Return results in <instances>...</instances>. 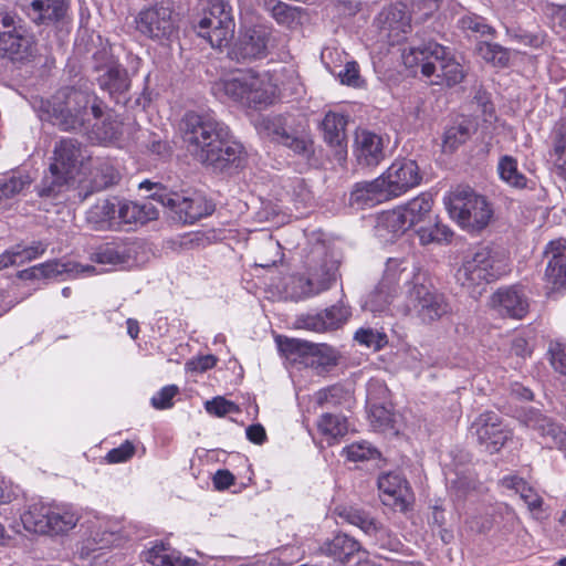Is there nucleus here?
I'll return each mask as SVG.
<instances>
[{"label":"nucleus","mask_w":566,"mask_h":566,"mask_svg":"<svg viewBox=\"0 0 566 566\" xmlns=\"http://www.w3.org/2000/svg\"><path fill=\"white\" fill-rule=\"evenodd\" d=\"M83 144H56L50 158L48 172L36 186L39 197L56 199L73 190H82V176L88 169L91 159Z\"/></svg>","instance_id":"f257e3e1"},{"label":"nucleus","mask_w":566,"mask_h":566,"mask_svg":"<svg viewBox=\"0 0 566 566\" xmlns=\"http://www.w3.org/2000/svg\"><path fill=\"white\" fill-rule=\"evenodd\" d=\"M402 63L415 74L420 71L424 77H432V84L452 87L460 84L465 72L451 52L450 48L436 41H428L418 46L403 49Z\"/></svg>","instance_id":"f03ea898"},{"label":"nucleus","mask_w":566,"mask_h":566,"mask_svg":"<svg viewBox=\"0 0 566 566\" xmlns=\"http://www.w3.org/2000/svg\"><path fill=\"white\" fill-rule=\"evenodd\" d=\"M221 87L232 102L254 111L268 108L280 99L279 85L271 74H261L253 69L232 73L221 80Z\"/></svg>","instance_id":"7ed1b4c3"},{"label":"nucleus","mask_w":566,"mask_h":566,"mask_svg":"<svg viewBox=\"0 0 566 566\" xmlns=\"http://www.w3.org/2000/svg\"><path fill=\"white\" fill-rule=\"evenodd\" d=\"M51 112L48 109V119L65 132H81L87 129V106L95 119L104 117L105 104L102 98L74 86L63 87L54 96Z\"/></svg>","instance_id":"20e7f679"},{"label":"nucleus","mask_w":566,"mask_h":566,"mask_svg":"<svg viewBox=\"0 0 566 566\" xmlns=\"http://www.w3.org/2000/svg\"><path fill=\"white\" fill-rule=\"evenodd\" d=\"M507 270L505 252L495 247L481 245L464 256L455 273L457 282L471 294L480 293V289L497 280Z\"/></svg>","instance_id":"39448f33"},{"label":"nucleus","mask_w":566,"mask_h":566,"mask_svg":"<svg viewBox=\"0 0 566 566\" xmlns=\"http://www.w3.org/2000/svg\"><path fill=\"white\" fill-rule=\"evenodd\" d=\"M443 203L450 218L468 231L484 229L492 217V209L485 198L468 186H459L446 193Z\"/></svg>","instance_id":"423d86ee"},{"label":"nucleus","mask_w":566,"mask_h":566,"mask_svg":"<svg viewBox=\"0 0 566 566\" xmlns=\"http://www.w3.org/2000/svg\"><path fill=\"white\" fill-rule=\"evenodd\" d=\"M134 29L140 36L154 42L171 41L179 31L178 13L164 1L146 4L135 14Z\"/></svg>","instance_id":"0eeeda50"},{"label":"nucleus","mask_w":566,"mask_h":566,"mask_svg":"<svg viewBox=\"0 0 566 566\" xmlns=\"http://www.w3.org/2000/svg\"><path fill=\"white\" fill-rule=\"evenodd\" d=\"M35 42L24 20L11 11L0 12V57L27 62L34 55Z\"/></svg>","instance_id":"6e6552de"},{"label":"nucleus","mask_w":566,"mask_h":566,"mask_svg":"<svg viewBox=\"0 0 566 566\" xmlns=\"http://www.w3.org/2000/svg\"><path fill=\"white\" fill-rule=\"evenodd\" d=\"M282 356L293 365L312 367L318 373L327 371L338 363V353L325 344H312L297 338L277 337Z\"/></svg>","instance_id":"1a4fd4ad"},{"label":"nucleus","mask_w":566,"mask_h":566,"mask_svg":"<svg viewBox=\"0 0 566 566\" xmlns=\"http://www.w3.org/2000/svg\"><path fill=\"white\" fill-rule=\"evenodd\" d=\"M154 192L150 199L170 209L175 219L182 223H195L214 211V203L198 190H186L181 193L167 191Z\"/></svg>","instance_id":"9d476101"},{"label":"nucleus","mask_w":566,"mask_h":566,"mask_svg":"<svg viewBox=\"0 0 566 566\" xmlns=\"http://www.w3.org/2000/svg\"><path fill=\"white\" fill-rule=\"evenodd\" d=\"M182 142H229L230 127L212 111H187L178 124Z\"/></svg>","instance_id":"9b49d317"},{"label":"nucleus","mask_w":566,"mask_h":566,"mask_svg":"<svg viewBox=\"0 0 566 566\" xmlns=\"http://www.w3.org/2000/svg\"><path fill=\"white\" fill-rule=\"evenodd\" d=\"M234 27L231 6L224 0H210L196 30L212 48H222L233 36Z\"/></svg>","instance_id":"f8f14e48"},{"label":"nucleus","mask_w":566,"mask_h":566,"mask_svg":"<svg viewBox=\"0 0 566 566\" xmlns=\"http://www.w3.org/2000/svg\"><path fill=\"white\" fill-rule=\"evenodd\" d=\"M234 27L231 6L224 0H210L196 30L212 48H222L233 36Z\"/></svg>","instance_id":"ddd939ff"},{"label":"nucleus","mask_w":566,"mask_h":566,"mask_svg":"<svg viewBox=\"0 0 566 566\" xmlns=\"http://www.w3.org/2000/svg\"><path fill=\"white\" fill-rule=\"evenodd\" d=\"M271 39V31L263 25L240 29L230 43L227 55L231 61L242 64L263 60L269 54Z\"/></svg>","instance_id":"4468645a"},{"label":"nucleus","mask_w":566,"mask_h":566,"mask_svg":"<svg viewBox=\"0 0 566 566\" xmlns=\"http://www.w3.org/2000/svg\"><path fill=\"white\" fill-rule=\"evenodd\" d=\"M407 307L424 324L439 321L451 311L443 294L420 283H413L409 291Z\"/></svg>","instance_id":"2eb2a0df"},{"label":"nucleus","mask_w":566,"mask_h":566,"mask_svg":"<svg viewBox=\"0 0 566 566\" xmlns=\"http://www.w3.org/2000/svg\"><path fill=\"white\" fill-rule=\"evenodd\" d=\"M199 160L214 172L232 175L245 165L242 144H202Z\"/></svg>","instance_id":"dca6fc26"},{"label":"nucleus","mask_w":566,"mask_h":566,"mask_svg":"<svg viewBox=\"0 0 566 566\" xmlns=\"http://www.w3.org/2000/svg\"><path fill=\"white\" fill-rule=\"evenodd\" d=\"M471 430L478 442L488 452H499L512 438V430L503 423L501 417L494 411H485L473 421Z\"/></svg>","instance_id":"f3484780"},{"label":"nucleus","mask_w":566,"mask_h":566,"mask_svg":"<svg viewBox=\"0 0 566 566\" xmlns=\"http://www.w3.org/2000/svg\"><path fill=\"white\" fill-rule=\"evenodd\" d=\"M384 180L390 199L405 195L410 189L417 187L421 181L419 167L415 160H396L390 167L380 175Z\"/></svg>","instance_id":"a211bd4d"},{"label":"nucleus","mask_w":566,"mask_h":566,"mask_svg":"<svg viewBox=\"0 0 566 566\" xmlns=\"http://www.w3.org/2000/svg\"><path fill=\"white\" fill-rule=\"evenodd\" d=\"M139 244L129 241H114L99 245L91 255V260L115 269H132L139 264Z\"/></svg>","instance_id":"6ab92c4d"},{"label":"nucleus","mask_w":566,"mask_h":566,"mask_svg":"<svg viewBox=\"0 0 566 566\" xmlns=\"http://www.w3.org/2000/svg\"><path fill=\"white\" fill-rule=\"evenodd\" d=\"M379 497L384 505L405 512L413 501L408 481L398 472H386L378 476Z\"/></svg>","instance_id":"aec40b11"},{"label":"nucleus","mask_w":566,"mask_h":566,"mask_svg":"<svg viewBox=\"0 0 566 566\" xmlns=\"http://www.w3.org/2000/svg\"><path fill=\"white\" fill-rule=\"evenodd\" d=\"M336 281V266L334 263H324L319 270L311 269L310 276H295L291 281V295L294 298L315 296L331 289Z\"/></svg>","instance_id":"412c9836"},{"label":"nucleus","mask_w":566,"mask_h":566,"mask_svg":"<svg viewBox=\"0 0 566 566\" xmlns=\"http://www.w3.org/2000/svg\"><path fill=\"white\" fill-rule=\"evenodd\" d=\"M96 273L95 266L80 264L73 261H48L30 268L21 273V277L50 279L65 276L66 279L86 277Z\"/></svg>","instance_id":"4be33fe9"},{"label":"nucleus","mask_w":566,"mask_h":566,"mask_svg":"<svg viewBox=\"0 0 566 566\" xmlns=\"http://www.w3.org/2000/svg\"><path fill=\"white\" fill-rule=\"evenodd\" d=\"M123 538L120 526L117 523L111 521L98 522L81 543L80 554L84 558H90L91 554L95 552L120 545Z\"/></svg>","instance_id":"5701e85b"},{"label":"nucleus","mask_w":566,"mask_h":566,"mask_svg":"<svg viewBox=\"0 0 566 566\" xmlns=\"http://www.w3.org/2000/svg\"><path fill=\"white\" fill-rule=\"evenodd\" d=\"M492 306L503 317L521 319L528 312V300L517 286L499 289L491 298Z\"/></svg>","instance_id":"b1692460"},{"label":"nucleus","mask_w":566,"mask_h":566,"mask_svg":"<svg viewBox=\"0 0 566 566\" xmlns=\"http://www.w3.org/2000/svg\"><path fill=\"white\" fill-rule=\"evenodd\" d=\"M336 511L338 516L345 522L359 527L366 535L375 538L376 544L380 547L395 549L399 544L396 542L395 544L386 545L382 538L387 535V530L367 512L352 506L339 507Z\"/></svg>","instance_id":"393cba45"},{"label":"nucleus","mask_w":566,"mask_h":566,"mask_svg":"<svg viewBox=\"0 0 566 566\" xmlns=\"http://www.w3.org/2000/svg\"><path fill=\"white\" fill-rule=\"evenodd\" d=\"M336 511L338 516L345 522L359 527L366 535L375 538L376 544L380 547L395 549L399 544L396 542L395 544L386 545L382 538L387 535V530L367 512L352 506L339 507Z\"/></svg>","instance_id":"a878e982"},{"label":"nucleus","mask_w":566,"mask_h":566,"mask_svg":"<svg viewBox=\"0 0 566 566\" xmlns=\"http://www.w3.org/2000/svg\"><path fill=\"white\" fill-rule=\"evenodd\" d=\"M350 312L344 305H333L317 314H308L297 319V326L315 333L336 329L349 317Z\"/></svg>","instance_id":"bb28decb"},{"label":"nucleus","mask_w":566,"mask_h":566,"mask_svg":"<svg viewBox=\"0 0 566 566\" xmlns=\"http://www.w3.org/2000/svg\"><path fill=\"white\" fill-rule=\"evenodd\" d=\"M418 268L415 262L409 259L390 258L386 263L384 275L378 283L380 291L396 295L399 283L402 281L409 284L416 279Z\"/></svg>","instance_id":"cd10ccee"},{"label":"nucleus","mask_w":566,"mask_h":566,"mask_svg":"<svg viewBox=\"0 0 566 566\" xmlns=\"http://www.w3.org/2000/svg\"><path fill=\"white\" fill-rule=\"evenodd\" d=\"M117 227H138L158 217V210L151 201L137 202L117 199Z\"/></svg>","instance_id":"c85d7f7f"},{"label":"nucleus","mask_w":566,"mask_h":566,"mask_svg":"<svg viewBox=\"0 0 566 566\" xmlns=\"http://www.w3.org/2000/svg\"><path fill=\"white\" fill-rule=\"evenodd\" d=\"M548 258L545 279L553 289L566 285V240L558 239L551 241L545 249Z\"/></svg>","instance_id":"c756f323"},{"label":"nucleus","mask_w":566,"mask_h":566,"mask_svg":"<svg viewBox=\"0 0 566 566\" xmlns=\"http://www.w3.org/2000/svg\"><path fill=\"white\" fill-rule=\"evenodd\" d=\"M524 423L527 428L539 432L546 447L566 451V431L560 424L553 422L538 412H531L525 418Z\"/></svg>","instance_id":"7c9ffc66"},{"label":"nucleus","mask_w":566,"mask_h":566,"mask_svg":"<svg viewBox=\"0 0 566 566\" xmlns=\"http://www.w3.org/2000/svg\"><path fill=\"white\" fill-rule=\"evenodd\" d=\"M81 514L78 510L70 504L63 502H50L49 512V532L48 535L57 536L67 534L78 523Z\"/></svg>","instance_id":"2f4dec72"},{"label":"nucleus","mask_w":566,"mask_h":566,"mask_svg":"<svg viewBox=\"0 0 566 566\" xmlns=\"http://www.w3.org/2000/svg\"><path fill=\"white\" fill-rule=\"evenodd\" d=\"M390 200L384 180L380 176L371 181H361L354 185L349 202L357 208L373 207Z\"/></svg>","instance_id":"473e14b6"},{"label":"nucleus","mask_w":566,"mask_h":566,"mask_svg":"<svg viewBox=\"0 0 566 566\" xmlns=\"http://www.w3.org/2000/svg\"><path fill=\"white\" fill-rule=\"evenodd\" d=\"M50 502L42 500L29 501L21 514L20 520L25 531L30 533L48 535L49 532Z\"/></svg>","instance_id":"72a5a7b5"},{"label":"nucleus","mask_w":566,"mask_h":566,"mask_svg":"<svg viewBox=\"0 0 566 566\" xmlns=\"http://www.w3.org/2000/svg\"><path fill=\"white\" fill-rule=\"evenodd\" d=\"M117 198L96 202L86 212V221L94 230L117 228Z\"/></svg>","instance_id":"f704fd0d"},{"label":"nucleus","mask_w":566,"mask_h":566,"mask_svg":"<svg viewBox=\"0 0 566 566\" xmlns=\"http://www.w3.org/2000/svg\"><path fill=\"white\" fill-rule=\"evenodd\" d=\"M92 179L87 180L85 174L82 176L84 182L82 184V190L78 191V198L85 200L95 191L103 190L111 185L117 182L119 178L118 171L108 163H102L97 167H94Z\"/></svg>","instance_id":"c9c22d12"},{"label":"nucleus","mask_w":566,"mask_h":566,"mask_svg":"<svg viewBox=\"0 0 566 566\" xmlns=\"http://www.w3.org/2000/svg\"><path fill=\"white\" fill-rule=\"evenodd\" d=\"M360 549L361 546L359 542L345 533L334 535L333 538L327 539L321 546L323 554L339 563L349 562L350 558Z\"/></svg>","instance_id":"e433bc0d"},{"label":"nucleus","mask_w":566,"mask_h":566,"mask_svg":"<svg viewBox=\"0 0 566 566\" xmlns=\"http://www.w3.org/2000/svg\"><path fill=\"white\" fill-rule=\"evenodd\" d=\"M381 29L387 30L389 34L408 33L411 29V17L402 3L390 4L378 15Z\"/></svg>","instance_id":"4c0bfd02"},{"label":"nucleus","mask_w":566,"mask_h":566,"mask_svg":"<svg viewBox=\"0 0 566 566\" xmlns=\"http://www.w3.org/2000/svg\"><path fill=\"white\" fill-rule=\"evenodd\" d=\"M408 229L406 217H403L400 209L397 208L385 211L377 218L375 232L380 240L388 242L392 241Z\"/></svg>","instance_id":"58836bf2"},{"label":"nucleus","mask_w":566,"mask_h":566,"mask_svg":"<svg viewBox=\"0 0 566 566\" xmlns=\"http://www.w3.org/2000/svg\"><path fill=\"white\" fill-rule=\"evenodd\" d=\"M432 198L430 195L421 193L411 199L405 206L399 207L403 217H406L407 226L410 228L419 227L431 218Z\"/></svg>","instance_id":"ea45409f"},{"label":"nucleus","mask_w":566,"mask_h":566,"mask_svg":"<svg viewBox=\"0 0 566 566\" xmlns=\"http://www.w3.org/2000/svg\"><path fill=\"white\" fill-rule=\"evenodd\" d=\"M67 9L66 0H33L29 15L36 24L61 20Z\"/></svg>","instance_id":"a19ab883"},{"label":"nucleus","mask_w":566,"mask_h":566,"mask_svg":"<svg viewBox=\"0 0 566 566\" xmlns=\"http://www.w3.org/2000/svg\"><path fill=\"white\" fill-rule=\"evenodd\" d=\"M416 232L422 245L448 244L453 237V231L443 224L438 217L429 218L426 223L416 229Z\"/></svg>","instance_id":"79ce46f5"},{"label":"nucleus","mask_w":566,"mask_h":566,"mask_svg":"<svg viewBox=\"0 0 566 566\" xmlns=\"http://www.w3.org/2000/svg\"><path fill=\"white\" fill-rule=\"evenodd\" d=\"M348 124L349 117L347 115L328 111L319 125L325 142H345Z\"/></svg>","instance_id":"37998d69"},{"label":"nucleus","mask_w":566,"mask_h":566,"mask_svg":"<svg viewBox=\"0 0 566 566\" xmlns=\"http://www.w3.org/2000/svg\"><path fill=\"white\" fill-rule=\"evenodd\" d=\"M502 483L504 486L515 490L531 511H537L542 509V496L522 478L516 475L504 476Z\"/></svg>","instance_id":"c03bdc74"},{"label":"nucleus","mask_w":566,"mask_h":566,"mask_svg":"<svg viewBox=\"0 0 566 566\" xmlns=\"http://www.w3.org/2000/svg\"><path fill=\"white\" fill-rule=\"evenodd\" d=\"M500 179L512 188L523 189L527 187V178L518 171L517 161L512 156H502L497 164Z\"/></svg>","instance_id":"a18cd8bd"},{"label":"nucleus","mask_w":566,"mask_h":566,"mask_svg":"<svg viewBox=\"0 0 566 566\" xmlns=\"http://www.w3.org/2000/svg\"><path fill=\"white\" fill-rule=\"evenodd\" d=\"M353 154L361 168L376 167L386 157L384 144H354Z\"/></svg>","instance_id":"49530a36"},{"label":"nucleus","mask_w":566,"mask_h":566,"mask_svg":"<svg viewBox=\"0 0 566 566\" xmlns=\"http://www.w3.org/2000/svg\"><path fill=\"white\" fill-rule=\"evenodd\" d=\"M458 27L465 33L474 36H494L495 30L486 23V20L475 13H467L458 21Z\"/></svg>","instance_id":"de8ad7c7"},{"label":"nucleus","mask_w":566,"mask_h":566,"mask_svg":"<svg viewBox=\"0 0 566 566\" xmlns=\"http://www.w3.org/2000/svg\"><path fill=\"white\" fill-rule=\"evenodd\" d=\"M479 55L488 63L494 66H507L510 62V53L506 49L496 43L481 41L476 46Z\"/></svg>","instance_id":"09e8293b"},{"label":"nucleus","mask_w":566,"mask_h":566,"mask_svg":"<svg viewBox=\"0 0 566 566\" xmlns=\"http://www.w3.org/2000/svg\"><path fill=\"white\" fill-rule=\"evenodd\" d=\"M317 426L322 434L332 439L343 437L348 430L346 419L333 413H324L319 418Z\"/></svg>","instance_id":"8fccbe9b"},{"label":"nucleus","mask_w":566,"mask_h":566,"mask_svg":"<svg viewBox=\"0 0 566 566\" xmlns=\"http://www.w3.org/2000/svg\"><path fill=\"white\" fill-rule=\"evenodd\" d=\"M271 17L277 24L291 28L300 19V11L296 7L275 0L270 9Z\"/></svg>","instance_id":"3c124183"},{"label":"nucleus","mask_w":566,"mask_h":566,"mask_svg":"<svg viewBox=\"0 0 566 566\" xmlns=\"http://www.w3.org/2000/svg\"><path fill=\"white\" fill-rule=\"evenodd\" d=\"M101 87L109 93L112 97L127 91L128 83L123 73L116 69H109L101 78Z\"/></svg>","instance_id":"603ef678"},{"label":"nucleus","mask_w":566,"mask_h":566,"mask_svg":"<svg viewBox=\"0 0 566 566\" xmlns=\"http://www.w3.org/2000/svg\"><path fill=\"white\" fill-rule=\"evenodd\" d=\"M343 452L346 458L353 462L377 459L380 454L378 450L367 441L352 443L346 447Z\"/></svg>","instance_id":"864d4df0"},{"label":"nucleus","mask_w":566,"mask_h":566,"mask_svg":"<svg viewBox=\"0 0 566 566\" xmlns=\"http://www.w3.org/2000/svg\"><path fill=\"white\" fill-rule=\"evenodd\" d=\"M344 395L345 391L340 386H329L314 394V402L319 408L336 407L340 405Z\"/></svg>","instance_id":"5fc2aeb1"},{"label":"nucleus","mask_w":566,"mask_h":566,"mask_svg":"<svg viewBox=\"0 0 566 566\" xmlns=\"http://www.w3.org/2000/svg\"><path fill=\"white\" fill-rule=\"evenodd\" d=\"M394 296L391 293L380 291V286L377 285L375 291L367 295L363 307L374 314H380L389 306Z\"/></svg>","instance_id":"6e6d98bb"},{"label":"nucleus","mask_w":566,"mask_h":566,"mask_svg":"<svg viewBox=\"0 0 566 566\" xmlns=\"http://www.w3.org/2000/svg\"><path fill=\"white\" fill-rule=\"evenodd\" d=\"M32 178L27 174L13 175L8 179L0 181L1 197L4 199L11 198L21 192L25 187H29Z\"/></svg>","instance_id":"4d7b16f0"},{"label":"nucleus","mask_w":566,"mask_h":566,"mask_svg":"<svg viewBox=\"0 0 566 566\" xmlns=\"http://www.w3.org/2000/svg\"><path fill=\"white\" fill-rule=\"evenodd\" d=\"M355 340L368 348L379 350L387 344V336L373 328H360L355 333Z\"/></svg>","instance_id":"13d9d810"},{"label":"nucleus","mask_w":566,"mask_h":566,"mask_svg":"<svg viewBox=\"0 0 566 566\" xmlns=\"http://www.w3.org/2000/svg\"><path fill=\"white\" fill-rule=\"evenodd\" d=\"M471 129V120L462 117L446 129L443 142H467L470 138Z\"/></svg>","instance_id":"bf43d9fd"},{"label":"nucleus","mask_w":566,"mask_h":566,"mask_svg":"<svg viewBox=\"0 0 566 566\" xmlns=\"http://www.w3.org/2000/svg\"><path fill=\"white\" fill-rule=\"evenodd\" d=\"M290 193L297 209L307 207L313 201V193L303 179L296 178L292 181Z\"/></svg>","instance_id":"052dcab7"},{"label":"nucleus","mask_w":566,"mask_h":566,"mask_svg":"<svg viewBox=\"0 0 566 566\" xmlns=\"http://www.w3.org/2000/svg\"><path fill=\"white\" fill-rule=\"evenodd\" d=\"M206 411L217 417H224L230 413H238L239 407L223 397H214L205 403Z\"/></svg>","instance_id":"680f3d73"},{"label":"nucleus","mask_w":566,"mask_h":566,"mask_svg":"<svg viewBox=\"0 0 566 566\" xmlns=\"http://www.w3.org/2000/svg\"><path fill=\"white\" fill-rule=\"evenodd\" d=\"M170 551L171 549L167 547L165 543L155 542L149 548L143 552V558L153 566H165Z\"/></svg>","instance_id":"e2e57ef3"},{"label":"nucleus","mask_w":566,"mask_h":566,"mask_svg":"<svg viewBox=\"0 0 566 566\" xmlns=\"http://www.w3.org/2000/svg\"><path fill=\"white\" fill-rule=\"evenodd\" d=\"M144 154L150 157L145 165L156 166L160 161L168 160L172 154V149L170 144H145Z\"/></svg>","instance_id":"0e129e2a"},{"label":"nucleus","mask_w":566,"mask_h":566,"mask_svg":"<svg viewBox=\"0 0 566 566\" xmlns=\"http://www.w3.org/2000/svg\"><path fill=\"white\" fill-rule=\"evenodd\" d=\"M178 394V387L168 385L157 391L150 399V403L155 409L163 410L172 407V399Z\"/></svg>","instance_id":"69168bd1"},{"label":"nucleus","mask_w":566,"mask_h":566,"mask_svg":"<svg viewBox=\"0 0 566 566\" xmlns=\"http://www.w3.org/2000/svg\"><path fill=\"white\" fill-rule=\"evenodd\" d=\"M19 253V263L30 262L40 258L48 249V243L43 241H33L28 247L15 245Z\"/></svg>","instance_id":"338daca9"},{"label":"nucleus","mask_w":566,"mask_h":566,"mask_svg":"<svg viewBox=\"0 0 566 566\" xmlns=\"http://www.w3.org/2000/svg\"><path fill=\"white\" fill-rule=\"evenodd\" d=\"M119 124L117 120L112 119L111 115H107L103 119V127L94 132L96 142H116L118 139Z\"/></svg>","instance_id":"774afa93"}]
</instances>
